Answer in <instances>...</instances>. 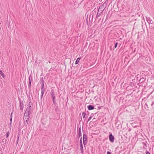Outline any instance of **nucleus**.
I'll list each match as a JSON object with an SVG mask.
<instances>
[{"label":"nucleus","instance_id":"28","mask_svg":"<svg viewBox=\"0 0 154 154\" xmlns=\"http://www.w3.org/2000/svg\"><path fill=\"white\" fill-rule=\"evenodd\" d=\"M31 84H29V85H28L29 88H30V87L31 86Z\"/></svg>","mask_w":154,"mask_h":154},{"label":"nucleus","instance_id":"32","mask_svg":"<svg viewBox=\"0 0 154 154\" xmlns=\"http://www.w3.org/2000/svg\"><path fill=\"white\" fill-rule=\"evenodd\" d=\"M107 154H111V153L109 151H108L107 152Z\"/></svg>","mask_w":154,"mask_h":154},{"label":"nucleus","instance_id":"26","mask_svg":"<svg viewBox=\"0 0 154 154\" xmlns=\"http://www.w3.org/2000/svg\"><path fill=\"white\" fill-rule=\"evenodd\" d=\"M80 144H82V137H81L80 140Z\"/></svg>","mask_w":154,"mask_h":154},{"label":"nucleus","instance_id":"18","mask_svg":"<svg viewBox=\"0 0 154 154\" xmlns=\"http://www.w3.org/2000/svg\"><path fill=\"white\" fill-rule=\"evenodd\" d=\"M81 57H78L77 59L75 62V64H76L78 63L79 62L80 60Z\"/></svg>","mask_w":154,"mask_h":154},{"label":"nucleus","instance_id":"17","mask_svg":"<svg viewBox=\"0 0 154 154\" xmlns=\"http://www.w3.org/2000/svg\"><path fill=\"white\" fill-rule=\"evenodd\" d=\"M145 80V79L144 78H143V77H142L141 78L140 80H139V81L141 82V83H142V82H144Z\"/></svg>","mask_w":154,"mask_h":154},{"label":"nucleus","instance_id":"9","mask_svg":"<svg viewBox=\"0 0 154 154\" xmlns=\"http://www.w3.org/2000/svg\"><path fill=\"white\" fill-rule=\"evenodd\" d=\"M88 108L89 110H93L94 109V106L93 105H90L88 106Z\"/></svg>","mask_w":154,"mask_h":154},{"label":"nucleus","instance_id":"10","mask_svg":"<svg viewBox=\"0 0 154 154\" xmlns=\"http://www.w3.org/2000/svg\"><path fill=\"white\" fill-rule=\"evenodd\" d=\"M146 21H147L149 23H151V21H152V20L149 17H146Z\"/></svg>","mask_w":154,"mask_h":154},{"label":"nucleus","instance_id":"20","mask_svg":"<svg viewBox=\"0 0 154 154\" xmlns=\"http://www.w3.org/2000/svg\"><path fill=\"white\" fill-rule=\"evenodd\" d=\"M52 98V99L53 101V103L54 104H56V102L55 100V97H51Z\"/></svg>","mask_w":154,"mask_h":154},{"label":"nucleus","instance_id":"31","mask_svg":"<svg viewBox=\"0 0 154 154\" xmlns=\"http://www.w3.org/2000/svg\"><path fill=\"white\" fill-rule=\"evenodd\" d=\"M12 118H11L10 119V123H11L12 122Z\"/></svg>","mask_w":154,"mask_h":154},{"label":"nucleus","instance_id":"39","mask_svg":"<svg viewBox=\"0 0 154 154\" xmlns=\"http://www.w3.org/2000/svg\"><path fill=\"white\" fill-rule=\"evenodd\" d=\"M1 154H3V153H1Z\"/></svg>","mask_w":154,"mask_h":154},{"label":"nucleus","instance_id":"25","mask_svg":"<svg viewBox=\"0 0 154 154\" xmlns=\"http://www.w3.org/2000/svg\"><path fill=\"white\" fill-rule=\"evenodd\" d=\"M118 42H116V43H115V46H114V47L115 48H116L117 47V46L118 45Z\"/></svg>","mask_w":154,"mask_h":154},{"label":"nucleus","instance_id":"14","mask_svg":"<svg viewBox=\"0 0 154 154\" xmlns=\"http://www.w3.org/2000/svg\"><path fill=\"white\" fill-rule=\"evenodd\" d=\"M32 78V75H31V74H30L29 75V84H31V83Z\"/></svg>","mask_w":154,"mask_h":154},{"label":"nucleus","instance_id":"7","mask_svg":"<svg viewBox=\"0 0 154 154\" xmlns=\"http://www.w3.org/2000/svg\"><path fill=\"white\" fill-rule=\"evenodd\" d=\"M41 87V98H42L43 96V95L44 94V92H45V88H44V86H42V87Z\"/></svg>","mask_w":154,"mask_h":154},{"label":"nucleus","instance_id":"1","mask_svg":"<svg viewBox=\"0 0 154 154\" xmlns=\"http://www.w3.org/2000/svg\"><path fill=\"white\" fill-rule=\"evenodd\" d=\"M30 118V116H28L26 115L24 116L23 117V124L24 125L23 127L26 128H27V125L28 123V120H29Z\"/></svg>","mask_w":154,"mask_h":154},{"label":"nucleus","instance_id":"4","mask_svg":"<svg viewBox=\"0 0 154 154\" xmlns=\"http://www.w3.org/2000/svg\"><path fill=\"white\" fill-rule=\"evenodd\" d=\"M19 100V102H20V109L21 110H23V107H24V105L23 104V101H22V100L20 99Z\"/></svg>","mask_w":154,"mask_h":154},{"label":"nucleus","instance_id":"33","mask_svg":"<svg viewBox=\"0 0 154 154\" xmlns=\"http://www.w3.org/2000/svg\"><path fill=\"white\" fill-rule=\"evenodd\" d=\"M102 107V106H101V107L98 106V109H100L101 108V107Z\"/></svg>","mask_w":154,"mask_h":154},{"label":"nucleus","instance_id":"8","mask_svg":"<svg viewBox=\"0 0 154 154\" xmlns=\"http://www.w3.org/2000/svg\"><path fill=\"white\" fill-rule=\"evenodd\" d=\"M50 95L51 96V97H54L55 96V92L54 90L52 89L51 91V92L50 93Z\"/></svg>","mask_w":154,"mask_h":154},{"label":"nucleus","instance_id":"35","mask_svg":"<svg viewBox=\"0 0 154 154\" xmlns=\"http://www.w3.org/2000/svg\"><path fill=\"white\" fill-rule=\"evenodd\" d=\"M145 106H147V105L146 103L145 104Z\"/></svg>","mask_w":154,"mask_h":154},{"label":"nucleus","instance_id":"15","mask_svg":"<svg viewBox=\"0 0 154 154\" xmlns=\"http://www.w3.org/2000/svg\"><path fill=\"white\" fill-rule=\"evenodd\" d=\"M102 13L101 12L98 11L97 13L96 16V18H98Z\"/></svg>","mask_w":154,"mask_h":154},{"label":"nucleus","instance_id":"34","mask_svg":"<svg viewBox=\"0 0 154 154\" xmlns=\"http://www.w3.org/2000/svg\"><path fill=\"white\" fill-rule=\"evenodd\" d=\"M96 119L95 118H94L93 119V120H95Z\"/></svg>","mask_w":154,"mask_h":154},{"label":"nucleus","instance_id":"16","mask_svg":"<svg viewBox=\"0 0 154 154\" xmlns=\"http://www.w3.org/2000/svg\"><path fill=\"white\" fill-rule=\"evenodd\" d=\"M142 143L143 144V145H144V146L143 147V149H147V146L146 145V144L144 143V142H143Z\"/></svg>","mask_w":154,"mask_h":154},{"label":"nucleus","instance_id":"11","mask_svg":"<svg viewBox=\"0 0 154 154\" xmlns=\"http://www.w3.org/2000/svg\"><path fill=\"white\" fill-rule=\"evenodd\" d=\"M78 135L79 136V138L82 135L81 129V127L79 128V129H78Z\"/></svg>","mask_w":154,"mask_h":154},{"label":"nucleus","instance_id":"38","mask_svg":"<svg viewBox=\"0 0 154 154\" xmlns=\"http://www.w3.org/2000/svg\"><path fill=\"white\" fill-rule=\"evenodd\" d=\"M96 96H95V97H94V98H96Z\"/></svg>","mask_w":154,"mask_h":154},{"label":"nucleus","instance_id":"23","mask_svg":"<svg viewBox=\"0 0 154 154\" xmlns=\"http://www.w3.org/2000/svg\"><path fill=\"white\" fill-rule=\"evenodd\" d=\"M19 135H17V144L18 143V141H19Z\"/></svg>","mask_w":154,"mask_h":154},{"label":"nucleus","instance_id":"27","mask_svg":"<svg viewBox=\"0 0 154 154\" xmlns=\"http://www.w3.org/2000/svg\"><path fill=\"white\" fill-rule=\"evenodd\" d=\"M146 154H150V153L147 151H146Z\"/></svg>","mask_w":154,"mask_h":154},{"label":"nucleus","instance_id":"19","mask_svg":"<svg viewBox=\"0 0 154 154\" xmlns=\"http://www.w3.org/2000/svg\"><path fill=\"white\" fill-rule=\"evenodd\" d=\"M0 74L2 76L3 78H4L5 76V75L4 74V73H3L2 70H0Z\"/></svg>","mask_w":154,"mask_h":154},{"label":"nucleus","instance_id":"3","mask_svg":"<svg viewBox=\"0 0 154 154\" xmlns=\"http://www.w3.org/2000/svg\"><path fill=\"white\" fill-rule=\"evenodd\" d=\"M83 143L84 146L86 145L88 142L87 137V135L85 134H84L83 137Z\"/></svg>","mask_w":154,"mask_h":154},{"label":"nucleus","instance_id":"5","mask_svg":"<svg viewBox=\"0 0 154 154\" xmlns=\"http://www.w3.org/2000/svg\"><path fill=\"white\" fill-rule=\"evenodd\" d=\"M109 141L112 143H113L114 141V137L112 133L110 134L109 136Z\"/></svg>","mask_w":154,"mask_h":154},{"label":"nucleus","instance_id":"36","mask_svg":"<svg viewBox=\"0 0 154 154\" xmlns=\"http://www.w3.org/2000/svg\"><path fill=\"white\" fill-rule=\"evenodd\" d=\"M94 11V12H95L96 11H95V10H94L92 12Z\"/></svg>","mask_w":154,"mask_h":154},{"label":"nucleus","instance_id":"6","mask_svg":"<svg viewBox=\"0 0 154 154\" xmlns=\"http://www.w3.org/2000/svg\"><path fill=\"white\" fill-rule=\"evenodd\" d=\"M105 9V8L103 6V5H100L99 7V8L98 9V12H101L102 13L104 11Z\"/></svg>","mask_w":154,"mask_h":154},{"label":"nucleus","instance_id":"22","mask_svg":"<svg viewBox=\"0 0 154 154\" xmlns=\"http://www.w3.org/2000/svg\"><path fill=\"white\" fill-rule=\"evenodd\" d=\"M9 135V133L8 131V132H7V133L6 134V137L7 138L8 137Z\"/></svg>","mask_w":154,"mask_h":154},{"label":"nucleus","instance_id":"13","mask_svg":"<svg viewBox=\"0 0 154 154\" xmlns=\"http://www.w3.org/2000/svg\"><path fill=\"white\" fill-rule=\"evenodd\" d=\"M83 149V147L82 144H80V149L81 151V152L82 153H83L84 152Z\"/></svg>","mask_w":154,"mask_h":154},{"label":"nucleus","instance_id":"12","mask_svg":"<svg viewBox=\"0 0 154 154\" xmlns=\"http://www.w3.org/2000/svg\"><path fill=\"white\" fill-rule=\"evenodd\" d=\"M40 82H41V87L44 86V79L43 77L41 78L40 79Z\"/></svg>","mask_w":154,"mask_h":154},{"label":"nucleus","instance_id":"29","mask_svg":"<svg viewBox=\"0 0 154 154\" xmlns=\"http://www.w3.org/2000/svg\"><path fill=\"white\" fill-rule=\"evenodd\" d=\"M12 114H13V112H12L11 114V115H10V118H12Z\"/></svg>","mask_w":154,"mask_h":154},{"label":"nucleus","instance_id":"24","mask_svg":"<svg viewBox=\"0 0 154 154\" xmlns=\"http://www.w3.org/2000/svg\"><path fill=\"white\" fill-rule=\"evenodd\" d=\"M92 118V116H90L89 118L88 119V121H87V122H88L89 121H90L91 119V118Z\"/></svg>","mask_w":154,"mask_h":154},{"label":"nucleus","instance_id":"2","mask_svg":"<svg viewBox=\"0 0 154 154\" xmlns=\"http://www.w3.org/2000/svg\"><path fill=\"white\" fill-rule=\"evenodd\" d=\"M31 106H30L26 108L24 114V116L27 115L28 116H30V114L31 113Z\"/></svg>","mask_w":154,"mask_h":154},{"label":"nucleus","instance_id":"37","mask_svg":"<svg viewBox=\"0 0 154 154\" xmlns=\"http://www.w3.org/2000/svg\"><path fill=\"white\" fill-rule=\"evenodd\" d=\"M93 15H92V19H93Z\"/></svg>","mask_w":154,"mask_h":154},{"label":"nucleus","instance_id":"21","mask_svg":"<svg viewBox=\"0 0 154 154\" xmlns=\"http://www.w3.org/2000/svg\"><path fill=\"white\" fill-rule=\"evenodd\" d=\"M82 115L83 117V118H86L85 117V116L86 115V114L85 112H82Z\"/></svg>","mask_w":154,"mask_h":154},{"label":"nucleus","instance_id":"30","mask_svg":"<svg viewBox=\"0 0 154 154\" xmlns=\"http://www.w3.org/2000/svg\"><path fill=\"white\" fill-rule=\"evenodd\" d=\"M32 103L31 102H29V106H31V105H32Z\"/></svg>","mask_w":154,"mask_h":154}]
</instances>
